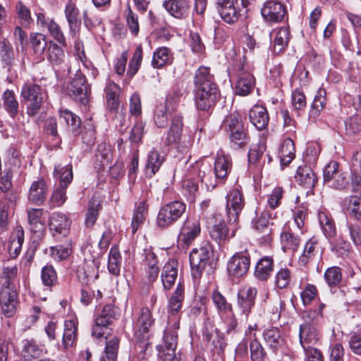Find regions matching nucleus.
<instances>
[{
  "instance_id": "nucleus-1",
  "label": "nucleus",
  "mask_w": 361,
  "mask_h": 361,
  "mask_svg": "<svg viewBox=\"0 0 361 361\" xmlns=\"http://www.w3.org/2000/svg\"><path fill=\"white\" fill-rule=\"evenodd\" d=\"M20 97L26 106V114L34 118L44 109L46 102V92L42 87L35 83H24L20 92Z\"/></svg>"
},
{
  "instance_id": "nucleus-2",
  "label": "nucleus",
  "mask_w": 361,
  "mask_h": 361,
  "mask_svg": "<svg viewBox=\"0 0 361 361\" xmlns=\"http://www.w3.org/2000/svg\"><path fill=\"white\" fill-rule=\"evenodd\" d=\"M187 205L182 200H173L164 204L159 209L156 225L166 230L175 225L186 212Z\"/></svg>"
},
{
  "instance_id": "nucleus-3",
  "label": "nucleus",
  "mask_w": 361,
  "mask_h": 361,
  "mask_svg": "<svg viewBox=\"0 0 361 361\" xmlns=\"http://www.w3.org/2000/svg\"><path fill=\"white\" fill-rule=\"evenodd\" d=\"M185 299V286L179 281L175 291L169 298L167 305L168 322L166 329L176 331L180 328L181 309Z\"/></svg>"
},
{
  "instance_id": "nucleus-4",
  "label": "nucleus",
  "mask_w": 361,
  "mask_h": 361,
  "mask_svg": "<svg viewBox=\"0 0 361 361\" xmlns=\"http://www.w3.org/2000/svg\"><path fill=\"white\" fill-rule=\"evenodd\" d=\"M272 161L271 155L267 152V144L264 140L252 145L247 154V171L254 177L261 174L266 163Z\"/></svg>"
},
{
  "instance_id": "nucleus-5",
  "label": "nucleus",
  "mask_w": 361,
  "mask_h": 361,
  "mask_svg": "<svg viewBox=\"0 0 361 361\" xmlns=\"http://www.w3.org/2000/svg\"><path fill=\"white\" fill-rule=\"evenodd\" d=\"M262 336L268 348L274 353H282L291 360L297 357L295 352L286 348L287 341L283 331L277 327L266 329L262 332Z\"/></svg>"
},
{
  "instance_id": "nucleus-6",
  "label": "nucleus",
  "mask_w": 361,
  "mask_h": 361,
  "mask_svg": "<svg viewBox=\"0 0 361 361\" xmlns=\"http://www.w3.org/2000/svg\"><path fill=\"white\" fill-rule=\"evenodd\" d=\"M233 71L236 76L235 93L240 96H247L251 94L256 85L255 78L246 68L244 63L240 61L233 67Z\"/></svg>"
},
{
  "instance_id": "nucleus-7",
  "label": "nucleus",
  "mask_w": 361,
  "mask_h": 361,
  "mask_svg": "<svg viewBox=\"0 0 361 361\" xmlns=\"http://www.w3.org/2000/svg\"><path fill=\"white\" fill-rule=\"evenodd\" d=\"M212 255V248L209 243H205L199 248L192 249L190 254V264L194 279H200L206 267L210 265Z\"/></svg>"
},
{
  "instance_id": "nucleus-8",
  "label": "nucleus",
  "mask_w": 361,
  "mask_h": 361,
  "mask_svg": "<svg viewBox=\"0 0 361 361\" xmlns=\"http://www.w3.org/2000/svg\"><path fill=\"white\" fill-rule=\"evenodd\" d=\"M66 92L73 100L87 105L90 99L91 88L82 74H76L66 87Z\"/></svg>"
},
{
  "instance_id": "nucleus-9",
  "label": "nucleus",
  "mask_w": 361,
  "mask_h": 361,
  "mask_svg": "<svg viewBox=\"0 0 361 361\" xmlns=\"http://www.w3.org/2000/svg\"><path fill=\"white\" fill-rule=\"evenodd\" d=\"M226 213L229 224H238L239 216L245 202L240 188L231 189L226 195Z\"/></svg>"
},
{
  "instance_id": "nucleus-10",
  "label": "nucleus",
  "mask_w": 361,
  "mask_h": 361,
  "mask_svg": "<svg viewBox=\"0 0 361 361\" xmlns=\"http://www.w3.org/2000/svg\"><path fill=\"white\" fill-rule=\"evenodd\" d=\"M214 219V224L209 228L210 237L215 240L219 246H224L231 238L235 235L236 231L239 228L238 224H231L233 226L231 232L224 221L221 214L215 212L212 215Z\"/></svg>"
},
{
  "instance_id": "nucleus-11",
  "label": "nucleus",
  "mask_w": 361,
  "mask_h": 361,
  "mask_svg": "<svg viewBox=\"0 0 361 361\" xmlns=\"http://www.w3.org/2000/svg\"><path fill=\"white\" fill-rule=\"evenodd\" d=\"M324 183L329 188L342 190L348 185L345 173L340 170V164L336 161H330L323 171Z\"/></svg>"
},
{
  "instance_id": "nucleus-12",
  "label": "nucleus",
  "mask_w": 361,
  "mask_h": 361,
  "mask_svg": "<svg viewBox=\"0 0 361 361\" xmlns=\"http://www.w3.org/2000/svg\"><path fill=\"white\" fill-rule=\"evenodd\" d=\"M196 108L202 111L210 112L220 99L221 92L217 87L201 88L194 90Z\"/></svg>"
},
{
  "instance_id": "nucleus-13",
  "label": "nucleus",
  "mask_w": 361,
  "mask_h": 361,
  "mask_svg": "<svg viewBox=\"0 0 361 361\" xmlns=\"http://www.w3.org/2000/svg\"><path fill=\"white\" fill-rule=\"evenodd\" d=\"M250 255L247 250L235 253L228 261L227 271L231 280L244 276L250 267Z\"/></svg>"
},
{
  "instance_id": "nucleus-14",
  "label": "nucleus",
  "mask_w": 361,
  "mask_h": 361,
  "mask_svg": "<svg viewBox=\"0 0 361 361\" xmlns=\"http://www.w3.org/2000/svg\"><path fill=\"white\" fill-rule=\"evenodd\" d=\"M201 233L200 220L187 218L180 228L177 242L182 248H188Z\"/></svg>"
},
{
  "instance_id": "nucleus-15",
  "label": "nucleus",
  "mask_w": 361,
  "mask_h": 361,
  "mask_svg": "<svg viewBox=\"0 0 361 361\" xmlns=\"http://www.w3.org/2000/svg\"><path fill=\"white\" fill-rule=\"evenodd\" d=\"M119 316L118 308L112 304H107L103 307L94 319L95 325L92 329V335L97 338L104 336L100 327H106L117 320Z\"/></svg>"
},
{
  "instance_id": "nucleus-16",
  "label": "nucleus",
  "mask_w": 361,
  "mask_h": 361,
  "mask_svg": "<svg viewBox=\"0 0 361 361\" xmlns=\"http://www.w3.org/2000/svg\"><path fill=\"white\" fill-rule=\"evenodd\" d=\"M257 293V288L252 286H244L238 292L237 306L240 314L246 319L248 318L255 305Z\"/></svg>"
},
{
  "instance_id": "nucleus-17",
  "label": "nucleus",
  "mask_w": 361,
  "mask_h": 361,
  "mask_svg": "<svg viewBox=\"0 0 361 361\" xmlns=\"http://www.w3.org/2000/svg\"><path fill=\"white\" fill-rule=\"evenodd\" d=\"M270 218V213L264 210L260 213L257 212L255 218L252 221V228L262 234L259 240L264 245H269L273 240L272 228L269 226Z\"/></svg>"
},
{
  "instance_id": "nucleus-18",
  "label": "nucleus",
  "mask_w": 361,
  "mask_h": 361,
  "mask_svg": "<svg viewBox=\"0 0 361 361\" xmlns=\"http://www.w3.org/2000/svg\"><path fill=\"white\" fill-rule=\"evenodd\" d=\"M178 335L176 331L165 329L162 343L157 346L158 357L162 361H173L176 357V348Z\"/></svg>"
},
{
  "instance_id": "nucleus-19",
  "label": "nucleus",
  "mask_w": 361,
  "mask_h": 361,
  "mask_svg": "<svg viewBox=\"0 0 361 361\" xmlns=\"http://www.w3.org/2000/svg\"><path fill=\"white\" fill-rule=\"evenodd\" d=\"M217 5L220 16L228 23L236 22L241 16L242 9L238 0H218Z\"/></svg>"
},
{
  "instance_id": "nucleus-20",
  "label": "nucleus",
  "mask_w": 361,
  "mask_h": 361,
  "mask_svg": "<svg viewBox=\"0 0 361 361\" xmlns=\"http://www.w3.org/2000/svg\"><path fill=\"white\" fill-rule=\"evenodd\" d=\"M264 20L267 23H279L283 20L286 13V7L280 2L267 1L261 9Z\"/></svg>"
},
{
  "instance_id": "nucleus-21",
  "label": "nucleus",
  "mask_w": 361,
  "mask_h": 361,
  "mask_svg": "<svg viewBox=\"0 0 361 361\" xmlns=\"http://www.w3.org/2000/svg\"><path fill=\"white\" fill-rule=\"evenodd\" d=\"M18 281L19 274L16 264H4L0 268L1 289L16 290Z\"/></svg>"
},
{
  "instance_id": "nucleus-22",
  "label": "nucleus",
  "mask_w": 361,
  "mask_h": 361,
  "mask_svg": "<svg viewBox=\"0 0 361 361\" xmlns=\"http://www.w3.org/2000/svg\"><path fill=\"white\" fill-rule=\"evenodd\" d=\"M18 303L17 290H0V307L5 317H11L16 314Z\"/></svg>"
},
{
  "instance_id": "nucleus-23",
  "label": "nucleus",
  "mask_w": 361,
  "mask_h": 361,
  "mask_svg": "<svg viewBox=\"0 0 361 361\" xmlns=\"http://www.w3.org/2000/svg\"><path fill=\"white\" fill-rule=\"evenodd\" d=\"M319 338L318 330L312 324L305 322L300 326L299 341L303 350L313 348Z\"/></svg>"
},
{
  "instance_id": "nucleus-24",
  "label": "nucleus",
  "mask_w": 361,
  "mask_h": 361,
  "mask_svg": "<svg viewBox=\"0 0 361 361\" xmlns=\"http://www.w3.org/2000/svg\"><path fill=\"white\" fill-rule=\"evenodd\" d=\"M154 321L150 310L142 307L135 324V334L140 339L145 340L149 338V329L154 324Z\"/></svg>"
},
{
  "instance_id": "nucleus-25",
  "label": "nucleus",
  "mask_w": 361,
  "mask_h": 361,
  "mask_svg": "<svg viewBox=\"0 0 361 361\" xmlns=\"http://www.w3.org/2000/svg\"><path fill=\"white\" fill-rule=\"evenodd\" d=\"M183 127V116L177 112H173V115H171V124L164 144L167 146L179 144L181 140Z\"/></svg>"
},
{
  "instance_id": "nucleus-26",
  "label": "nucleus",
  "mask_w": 361,
  "mask_h": 361,
  "mask_svg": "<svg viewBox=\"0 0 361 361\" xmlns=\"http://www.w3.org/2000/svg\"><path fill=\"white\" fill-rule=\"evenodd\" d=\"M193 84L195 89L210 88L219 87L214 75L211 72L210 67L201 66L195 71Z\"/></svg>"
},
{
  "instance_id": "nucleus-27",
  "label": "nucleus",
  "mask_w": 361,
  "mask_h": 361,
  "mask_svg": "<svg viewBox=\"0 0 361 361\" xmlns=\"http://www.w3.org/2000/svg\"><path fill=\"white\" fill-rule=\"evenodd\" d=\"M48 186L42 178L34 181L29 189L27 194L28 201L35 205H42L47 198Z\"/></svg>"
},
{
  "instance_id": "nucleus-28",
  "label": "nucleus",
  "mask_w": 361,
  "mask_h": 361,
  "mask_svg": "<svg viewBox=\"0 0 361 361\" xmlns=\"http://www.w3.org/2000/svg\"><path fill=\"white\" fill-rule=\"evenodd\" d=\"M164 8L177 19H184L188 17L190 11L189 0H165Z\"/></svg>"
},
{
  "instance_id": "nucleus-29",
  "label": "nucleus",
  "mask_w": 361,
  "mask_h": 361,
  "mask_svg": "<svg viewBox=\"0 0 361 361\" xmlns=\"http://www.w3.org/2000/svg\"><path fill=\"white\" fill-rule=\"evenodd\" d=\"M142 255V264L144 266L147 277L149 281L154 282L159 273L157 257L150 248L145 249Z\"/></svg>"
},
{
  "instance_id": "nucleus-30",
  "label": "nucleus",
  "mask_w": 361,
  "mask_h": 361,
  "mask_svg": "<svg viewBox=\"0 0 361 361\" xmlns=\"http://www.w3.org/2000/svg\"><path fill=\"white\" fill-rule=\"evenodd\" d=\"M274 270V259L271 256L260 258L255 267L254 276L259 281H267Z\"/></svg>"
},
{
  "instance_id": "nucleus-31",
  "label": "nucleus",
  "mask_w": 361,
  "mask_h": 361,
  "mask_svg": "<svg viewBox=\"0 0 361 361\" xmlns=\"http://www.w3.org/2000/svg\"><path fill=\"white\" fill-rule=\"evenodd\" d=\"M319 240L316 236H312L305 244L302 253L299 257V263L306 266L314 261L320 252Z\"/></svg>"
},
{
  "instance_id": "nucleus-32",
  "label": "nucleus",
  "mask_w": 361,
  "mask_h": 361,
  "mask_svg": "<svg viewBox=\"0 0 361 361\" xmlns=\"http://www.w3.org/2000/svg\"><path fill=\"white\" fill-rule=\"evenodd\" d=\"M295 180L300 186L312 190L317 183V176L310 166H300L296 171Z\"/></svg>"
},
{
  "instance_id": "nucleus-33",
  "label": "nucleus",
  "mask_w": 361,
  "mask_h": 361,
  "mask_svg": "<svg viewBox=\"0 0 361 361\" xmlns=\"http://www.w3.org/2000/svg\"><path fill=\"white\" fill-rule=\"evenodd\" d=\"M178 262L176 259H170L162 268L161 279L164 289H171L178 276Z\"/></svg>"
},
{
  "instance_id": "nucleus-34",
  "label": "nucleus",
  "mask_w": 361,
  "mask_h": 361,
  "mask_svg": "<svg viewBox=\"0 0 361 361\" xmlns=\"http://www.w3.org/2000/svg\"><path fill=\"white\" fill-rule=\"evenodd\" d=\"M102 209V200L98 193H94L87 204L85 214V226L87 228H92L96 224Z\"/></svg>"
},
{
  "instance_id": "nucleus-35",
  "label": "nucleus",
  "mask_w": 361,
  "mask_h": 361,
  "mask_svg": "<svg viewBox=\"0 0 361 361\" xmlns=\"http://www.w3.org/2000/svg\"><path fill=\"white\" fill-rule=\"evenodd\" d=\"M78 322L76 318L65 321L62 339V344L65 349L68 350L76 345L78 336Z\"/></svg>"
},
{
  "instance_id": "nucleus-36",
  "label": "nucleus",
  "mask_w": 361,
  "mask_h": 361,
  "mask_svg": "<svg viewBox=\"0 0 361 361\" xmlns=\"http://www.w3.org/2000/svg\"><path fill=\"white\" fill-rule=\"evenodd\" d=\"M251 123L258 130H263L268 126L269 116L265 106L255 104L249 111Z\"/></svg>"
},
{
  "instance_id": "nucleus-37",
  "label": "nucleus",
  "mask_w": 361,
  "mask_h": 361,
  "mask_svg": "<svg viewBox=\"0 0 361 361\" xmlns=\"http://www.w3.org/2000/svg\"><path fill=\"white\" fill-rule=\"evenodd\" d=\"M232 169V160L229 155H218L215 161L214 171L219 182L224 183Z\"/></svg>"
},
{
  "instance_id": "nucleus-38",
  "label": "nucleus",
  "mask_w": 361,
  "mask_h": 361,
  "mask_svg": "<svg viewBox=\"0 0 361 361\" xmlns=\"http://www.w3.org/2000/svg\"><path fill=\"white\" fill-rule=\"evenodd\" d=\"M22 344L21 357L25 361H31L43 353L44 345L37 343L34 338L24 339Z\"/></svg>"
},
{
  "instance_id": "nucleus-39",
  "label": "nucleus",
  "mask_w": 361,
  "mask_h": 361,
  "mask_svg": "<svg viewBox=\"0 0 361 361\" xmlns=\"http://www.w3.org/2000/svg\"><path fill=\"white\" fill-rule=\"evenodd\" d=\"M165 161V157L161 156L156 149L149 152L145 166V172L147 177L152 178L159 171Z\"/></svg>"
},
{
  "instance_id": "nucleus-40",
  "label": "nucleus",
  "mask_w": 361,
  "mask_h": 361,
  "mask_svg": "<svg viewBox=\"0 0 361 361\" xmlns=\"http://www.w3.org/2000/svg\"><path fill=\"white\" fill-rule=\"evenodd\" d=\"M280 238L282 250L285 252H296L301 241L300 236L295 235L289 227L284 228Z\"/></svg>"
},
{
  "instance_id": "nucleus-41",
  "label": "nucleus",
  "mask_w": 361,
  "mask_h": 361,
  "mask_svg": "<svg viewBox=\"0 0 361 361\" xmlns=\"http://www.w3.org/2000/svg\"><path fill=\"white\" fill-rule=\"evenodd\" d=\"M342 207L350 217L361 223V197L357 195L346 197L343 200Z\"/></svg>"
},
{
  "instance_id": "nucleus-42",
  "label": "nucleus",
  "mask_w": 361,
  "mask_h": 361,
  "mask_svg": "<svg viewBox=\"0 0 361 361\" xmlns=\"http://www.w3.org/2000/svg\"><path fill=\"white\" fill-rule=\"evenodd\" d=\"M49 225L54 235L62 234L65 236L68 233L70 223L64 214L56 212L51 216Z\"/></svg>"
},
{
  "instance_id": "nucleus-43",
  "label": "nucleus",
  "mask_w": 361,
  "mask_h": 361,
  "mask_svg": "<svg viewBox=\"0 0 361 361\" xmlns=\"http://www.w3.org/2000/svg\"><path fill=\"white\" fill-rule=\"evenodd\" d=\"M24 242V230L21 226H16L10 237L8 253L12 258L18 256Z\"/></svg>"
},
{
  "instance_id": "nucleus-44",
  "label": "nucleus",
  "mask_w": 361,
  "mask_h": 361,
  "mask_svg": "<svg viewBox=\"0 0 361 361\" xmlns=\"http://www.w3.org/2000/svg\"><path fill=\"white\" fill-rule=\"evenodd\" d=\"M173 59V53L171 50L166 47H161L154 51L152 66L154 68H161L165 66L171 65Z\"/></svg>"
},
{
  "instance_id": "nucleus-45",
  "label": "nucleus",
  "mask_w": 361,
  "mask_h": 361,
  "mask_svg": "<svg viewBox=\"0 0 361 361\" xmlns=\"http://www.w3.org/2000/svg\"><path fill=\"white\" fill-rule=\"evenodd\" d=\"M120 87L113 81H109L106 87V106L109 111L118 110L120 104L119 101Z\"/></svg>"
},
{
  "instance_id": "nucleus-46",
  "label": "nucleus",
  "mask_w": 361,
  "mask_h": 361,
  "mask_svg": "<svg viewBox=\"0 0 361 361\" xmlns=\"http://www.w3.org/2000/svg\"><path fill=\"white\" fill-rule=\"evenodd\" d=\"M299 288L300 290V298L302 305L305 306L310 305L319 295L317 286L308 283L307 280L300 281Z\"/></svg>"
},
{
  "instance_id": "nucleus-47",
  "label": "nucleus",
  "mask_w": 361,
  "mask_h": 361,
  "mask_svg": "<svg viewBox=\"0 0 361 361\" xmlns=\"http://www.w3.org/2000/svg\"><path fill=\"white\" fill-rule=\"evenodd\" d=\"M279 157L283 166H288L295 157V148L293 140L290 138L284 139L280 146Z\"/></svg>"
},
{
  "instance_id": "nucleus-48",
  "label": "nucleus",
  "mask_w": 361,
  "mask_h": 361,
  "mask_svg": "<svg viewBox=\"0 0 361 361\" xmlns=\"http://www.w3.org/2000/svg\"><path fill=\"white\" fill-rule=\"evenodd\" d=\"M27 214L28 223L32 231L37 232L44 228L45 218L43 217V209L29 208L27 209Z\"/></svg>"
},
{
  "instance_id": "nucleus-49",
  "label": "nucleus",
  "mask_w": 361,
  "mask_h": 361,
  "mask_svg": "<svg viewBox=\"0 0 361 361\" xmlns=\"http://www.w3.org/2000/svg\"><path fill=\"white\" fill-rule=\"evenodd\" d=\"M120 341L121 339L118 336L108 339L99 361H117Z\"/></svg>"
},
{
  "instance_id": "nucleus-50",
  "label": "nucleus",
  "mask_w": 361,
  "mask_h": 361,
  "mask_svg": "<svg viewBox=\"0 0 361 361\" xmlns=\"http://www.w3.org/2000/svg\"><path fill=\"white\" fill-rule=\"evenodd\" d=\"M2 105L5 111L12 118L18 114L19 103L13 90H6L2 95Z\"/></svg>"
},
{
  "instance_id": "nucleus-51",
  "label": "nucleus",
  "mask_w": 361,
  "mask_h": 361,
  "mask_svg": "<svg viewBox=\"0 0 361 361\" xmlns=\"http://www.w3.org/2000/svg\"><path fill=\"white\" fill-rule=\"evenodd\" d=\"M79 10L76 5L70 0L66 6L65 15L68 23L70 32L75 34L79 30L80 20Z\"/></svg>"
},
{
  "instance_id": "nucleus-52",
  "label": "nucleus",
  "mask_w": 361,
  "mask_h": 361,
  "mask_svg": "<svg viewBox=\"0 0 361 361\" xmlns=\"http://www.w3.org/2000/svg\"><path fill=\"white\" fill-rule=\"evenodd\" d=\"M318 219L325 235L329 238L335 237L336 228L331 215L327 211L320 210Z\"/></svg>"
},
{
  "instance_id": "nucleus-53",
  "label": "nucleus",
  "mask_w": 361,
  "mask_h": 361,
  "mask_svg": "<svg viewBox=\"0 0 361 361\" xmlns=\"http://www.w3.org/2000/svg\"><path fill=\"white\" fill-rule=\"evenodd\" d=\"M290 36L289 30L286 27L276 30L273 44L274 51L276 54L279 55L286 49L290 40Z\"/></svg>"
},
{
  "instance_id": "nucleus-54",
  "label": "nucleus",
  "mask_w": 361,
  "mask_h": 361,
  "mask_svg": "<svg viewBox=\"0 0 361 361\" xmlns=\"http://www.w3.org/2000/svg\"><path fill=\"white\" fill-rule=\"evenodd\" d=\"M47 50V58L54 66H61L65 61L66 55L63 49L52 41H49Z\"/></svg>"
},
{
  "instance_id": "nucleus-55",
  "label": "nucleus",
  "mask_w": 361,
  "mask_h": 361,
  "mask_svg": "<svg viewBox=\"0 0 361 361\" xmlns=\"http://www.w3.org/2000/svg\"><path fill=\"white\" fill-rule=\"evenodd\" d=\"M249 342L250 357L251 361H265L267 353L259 338L247 339Z\"/></svg>"
},
{
  "instance_id": "nucleus-56",
  "label": "nucleus",
  "mask_w": 361,
  "mask_h": 361,
  "mask_svg": "<svg viewBox=\"0 0 361 361\" xmlns=\"http://www.w3.org/2000/svg\"><path fill=\"white\" fill-rule=\"evenodd\" d=\"M41 280L42 284L49 290L58 285V275L54 267L47 264L41 270Z\"/></svg>"
},
{
  "instance_id": "nucleus-57",
  "label": "nucleus",
  "mask_w": 361,
  "mask_h": 361,
  "mask_svg": "<svg viewBox=\"0 0 361 361\" xmlns=\"http://www.w3.org/2000/svg\"><path fill=\"white\" fill-rule=\"evenodd\" d=\"M54 174V177L59 180V186L67 188L73 180V166L71 164L63 167L55 166Z\"/></svg>"
},
{
  "instance_id": "nucleus-58",
  "label": "nucleus",
  "mask_w": 361,
  "mask_h": 361,
  "mask_svg": "<svg viewBox=\"0 0 361 361\" xmlns=\"http://www.w3.org/2000/svg\"><path fill=\"white\" fill-rule=\"evenodd\" d=\"M122 257L117 245H114L109 254L108 270L114 275L118 276L121 271Z\"/></svg>"
},
{
  "instance_id": "nucleus-59",
  "label": "nucleus",
  "mask_w": 361,
  "mask_h": 361,
  "mask_svg": "<svg viewBox=\"0 0 361 361\" xmlns=\"http://www.w3.org/2000/svg\"><path fill=\"white\" fill-rule=\"evenodd\" d=\"M51 256L56 261L66 259L72 253L71 242L68 239L63 245H57L50 247Z\"/></svg>"
},
{
  "instance_id": "nucleus-60",
  "label": "nucleus",
  "mask_w": 361,
  "mask_h": 361,
  "mask_svg": "<svg viewBox=\"0 0 361 361\" xmlns=\"http://www.w3.org/2000/svg\"><path fill=\"white\" fill-rule=\"evenodd\" d=\"M244 123L237 113L230 114L224 118L221 128L228 134L238 129H242Z\"/></svg>"
},
{
  "instance_id": "nucleus-61",
  "label": "nucleus",
  "mask_w": 361,
  "mask_h": 361,
  "mask_svg": "<svg viewBox=\"0 0 361 361\" xmlns=\"http://www.w3.org/2000/svg\"><path fill=\"white\" fill-rule=\"evenodd\" d=\"M142 47L141 44H139L136 47L133 53V56L128 64V68L127 71L126 76L128 78L129 80H130L140 69L142 60Z\"/></svg>"
},
{
  "instance_id": "nucleus-62",
  "label": "nucleus",
  "mask_w": 361,
  "mask_h": 361,
  "mask_svg": "<svg viewBox=\"0 0 361 361\" xmlns=\"http://www.w3.org/2000/svg\"><path fill=\"white\" fill-rule=\"evenodd\" d=\"M342 269L338 267L328 268L324 273V279L331 288L339 287L342 282Z\"/></svg>"
},
{
  "instance_id": "nucleus-63",
  "label": "nucleus",
  "mask_w": 361,
  "mask_h": 361,
  "mask_svg": "<svg viewBox=\"0 0 361 361\" xmlns=\"http://www.w3.org/2000/svg\"><path fill=\"white\" fill-rule=\"evenodd\" d=\"M292 279V271L286 267L281 268L275 274L274 283L277 288L282 290L290 286Z\"/></svg>"
},
{
  "instance_id": "nucleus-64",
  "label": "nucleus",
  "mask_w": 361,
  "mask_h": 361,
  "mask_svg": "<svg viewBox=\"0 0 361 361\" xmlns=\"http://www.w3.org/2000/svg\"><path fill=\"white\" fill-rule=\"evenodd\" d=\"M326 102V90L323 87H320L318 90L312 104V109L310 111L311 115L314 117L318 116L321 111L324 109Z\"/></svg>"
}]
</instances>
